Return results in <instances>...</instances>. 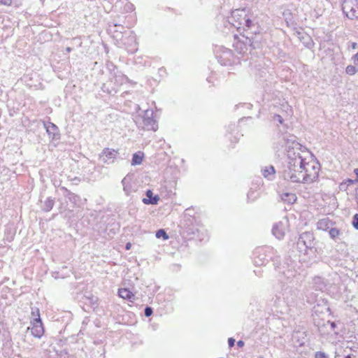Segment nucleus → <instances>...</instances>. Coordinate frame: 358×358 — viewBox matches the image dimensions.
Wrapping results in <instances>:
<instances>
[{
    "label": "nucleus",
    "mask_w": 358,
    "mask_h": 358,
    "mask_svg": "<svg viewBox=\"0 0 358 358\" xmlns=\"http://www.w3.org/2000/svg\"><path fill=\"white\" fill-rule=\"evenodd\" d=\"M315 358H329V357L327 353L318 351L315 353Z\"/></svg>",
    "instance_id": "nucleus-21"
},
{
    "label": "nucleus",
    "mask_w": 358,
    "mask_h": 358,
    "mask_svg": "<svg viewBox=\"0 0 358 358\" xmlns=\"http://www.w3.org/2000/svg\"><path fill=\"white\" fill-rule=\"evenodd\" d=\"M278 120L280 123H282V118L280 115L277 116Z\"/></svg>",
    "instance_id": "nucleus-31"
},
{
    "label": "nucleus",
    "mask_w": 358,
    "mask_h": 358,
    "mask_svg": "<svg viewBox=\"0 0 358 358\" xmlns=\"http://www.w3.org/2000/svg\"><path fill=\"white\" fill-rule=\"evenodd\" d=\"M342 9L348 18L355 19L358 17V2L357 0H344Z\"/></svg>",
    "instance_id": "nucleus-4"
},
{
    "label": "nucleus",
    "mask_w": 358,
    "mask_h": 358,
    "mask_svg": "<svg viewBox=\"0 0 358 358\" xmlns=\"http://www.w3.org/2000/svg\"><path fill=\"white\" fill-rule=\"evenodd\" d=\"M131 243H127V245H126V249L127 250H129L131 248Z\"/></svg>",
    "instance_id": "nucleus-35"
},
{
    "label": "nucleus",
    "mask_w": 358,
    "mask_h": 358,
    "mask_svg": "<svg viewBox=\"0 0 358 358\" xmlns=\"http://www.w3.org/2000/svg\"><path fill=\"white\" fill-rule=\"evenodd\" d=\"M352 226L358 230V214H355L353 216L352 222Z\"/></svg>",
    "instance_id": "nucleus-22"
},
{
    "label": "nucleus",
    "mask_w": 358,
    "mask_h": 358,
    "mask_svg": "<svg viewBox=\"0 0 358 358\" xmlns=\"http://www.w3.org/2000/svg\"><path fill=\"white\" fill-rule=\"evenodd\" d=\"M156 237L157 238H161L163 237L164 240H166L169 238V236L166 233V231L164 229H159L156 233Z\"/></svg>",
    "instance_id": "nucleus-20"
},
{
    "label": "nucleus",
    "mask_w": 358,
    "mask_h": 358,
    "mask_svg": "<svg viewBox=\"0 0 358 358\" xmlns=\"http://www.w3.org/2000/svg\"><path fill=\"white\" fill-rule=\"evenodd\" d=\"M117 155V151L110 149L105 148L103 150L102 152L99 155V159L103 162L106 164H110L113 162Z\"/></svg>",
    "instance_id": "nucleus-7"
},
{
    "label": "nucleus",
    "mask_w": 358,
    "mask_h": 358,
    "mask_svg": "<svg viewBox=\"0 0 358 358\" xmlns=\"http://www.w3.org/2000/svg\"><path fill=\"white\" fill-rule=\"evenodd\" d=\"M292 147L287 150V166L283 171L282 177L285 180L292 182H303V164L308 157H310L308 151L302 150L301 145L296 142L292 143Z\"/></svg>",
    "instance_id": "nucleus-1"
},
{
    "label": "nucleus",
    "mask_w": 358,
    "mask_h": 358,
    "mask_svg": "<svg viewBox=\"0 0 358 358\" xmlns=\"http://www.w3.org/2000/svg\"><path fill=\"white\" fill-rule=\"evenodd\" d=\"M54 206V201L50 198L47 199L45 201L44 209L46 211H50Z\"/></svg>",
    "instance_id": "nucleus-18"
},
{
    "label": "nucleus",
    "mask_w": 358,
    "mask_h": 358,
    "mask_svg": "<svg viewBox=\"0 0 358 358\" xmlns=\"http://www.w3.org/2000/svg\"><path fill=\"white\" fill-rule=\"evenodd\" d=\"M345 358H356V357L354 355H348L345 356Z\"/></svg>",
    "instance_id": "nucleus-33"
},
{
    "label": "nucleus",
    "mask_w": 358,
    "mask_h": 358,
    "mask_svg": "<svg viewBox=\"0 0 358 358\" xmlns=\"http://www.w3.org/2000/svg\"><path fill=\"white\" fill-rule=\"evenodd\" d=\"M144 129L146 130L156 131L157 124L152 117H143Z\"/></svg>",
    "instance_id": "nucleus-10"
},
{
    "label": "nucleus",
    "mask_w": 358,
    "mask_h": 358,
    "mask_svg": "<svg viewBox=\"0 0 358 358\" xmlns=\"http://www.w3.org/2000/svg\"><path fill=\"white\" fill-rule=\"evenodd\" d=\"M345 72L347 74L350 76L355 75L357 72H358V66L356 65H348L346 67Z\"/></svg>",
    "instance_id": "nucleus-17"
},
{
    "label": "nucleus",
    "mask_w": 358,
    "mask_h": 358,
    "mask_svg": "<svg viewBox=\"0 0 358 358\" xmlns=\"http://www.w3.org/2000/svg\"><path fill=\"white\" fill-rule=\"evenodd\" d=\"M143 153L138 152V153H134L133 155L131 164L132 165H139L143 162Z\"/></svg>",
    "instance_id": "nucleus-15"
},
{
    "label": "nucleus",
    "mask_w": 358,
    "mask_h": 358,
    "mask_svg": "<svg viewBox=\"0 0 358 358\" xmlns=\"http://www.w3.org/2000/svg\"><path fill=\"white\" fill-rule=\"evenodd\" d=\"M45 127L48 134L50 136L52 135V138H54L55 136V132L57 130V126L53 123L49 122L48 124H45Z\"/></svg>",
    "instance_id": "nucleus-16"
},
{
    "label": "nucleus",
    "mask_w": 358,
    "mask_h": 358,
    "mask_svg": "<svg viewBox=\"0 0 358 358\" xmlns=\"http://www.w3.org/2000/svg\"><path fill=\"white\" fill-rule=\"evenodd\" d=\"M146 196L148 198H144L143 199V202L145 204H157L159 199L158 196H153V193L150 189L146 192Z\"/></svg>",
    "instance_id": "nucleus-11"
},
{
    "label": "nucleus",
    "mask_w": 358,
    "mask_h": 358,
    "mask_svg": "<svg viewBox=\"0 0 358 358\" xmlns=\"http://www.w3.org/2000/svg\"><path fill=\"white\" fill-rule=\"evenodd\" d=\"M339 357V355L338 354L336 353L335 355V357L334 358H338Z\"/></svg>",
    "instance_id": "nucleus-38"
},
{
    "label": "nucleus",
    "mask_w": 358,
    "mask_h": 358,
    "mask_svg": "<svg viewBox=\"0 0 358 358\" xmlns=\"http://www.w3.org/2000/svg\"><path fill=\"white\" fill-rule=\"evenodd\" d=\"M12 0H0V5L10 6Z\"/></svg>",
    "instance_id": "nucleus-24"
},
{
    "label": "nucleus",
    "mask_w": 358,
    "mask_h": 358,
    "mask_svg": "<svg viewBox=\"0 0 358 358\" xmlns=\"http://www.w3.org/2000/svg\"><path fill=\"white\" fill-rule=\"evenodd\" d=\"M327 325H329L330 327V329L331 331H334L336 327V324L334 322H330V321L327 322Z\"/></svg>",
    "instance_id": "nucleus-26"
},
{
    "label": "nucleus",
    "mask_w": 358,
    "mask_h": 358,
    "mask_svg": "<svg viewBox=\"0 0 358 358\" xmlns=\"http://www.w3.org/2000/svg\"><path fill=\"white\" fill-rule=\"evenodd\" d=\"M340 235V231L336 228H331L329 230V236L331 238L334 239Z\"/></svg>",
    "instance_id": "nucleus-19"
},
{
    "label": "nucleus",
    "mask_w": 358,
    "mask_h": 358,
    "mask_svg": "<svg viewBox=\"0 0 358 358\" xmlns=\"http://www.w3.org/2000/svg\"><path fill=\"white\" fill-rule=\"evenodd\" d=\"M36 312V318H34V321L31 322L32 327H27V331L30 330L31 335L39 338L43 335L44 329L40 317L39 310H37Z\"/></svg>",
    "instance_id": "nucleus-5"
},
{
    "label": "nucleus",
    "mask_w": 358,
    "mask_h": 358,
    "mask_svg": "<svg viewBox=\"0 0 358 358\" xmlns=\"http://www.w3.org/2000/svg\"><path fill=\"white\" fill-rule=\"evenodd\" d=\"M39 310L38 308H32V310H31V315L33 317V320L34 318H36V310Z\"/></svg>",
    "instance_id": "nucleus-29"
},
{
    "label": "nucleus",
    "mask_w": 358,
    "mask_h": 358,
    "mask_svg": "<svg viewBox=\"0 0 358 358\" xmlns=\"http://www.w3.org/2000/svg\"><path fill=\"white\" fill-rule=\"evenodd\" d=\"M262 172L265 178L272 179L275 173V169L273 166H265L262 168Z\"/></svg>",
    "instance_id": "nucleus-12"
},
{
    "label": "nucleus",
    "mask_w": 358,
    "mask_h": 358,
    "mask_svg": "<svg viewBox=\"0 0 358 358\" xmlns=\"http://www.w3.org/2000/svg\"><path fill=\"white\" fill-rule=\"evenodd\" d=\"M144 314L146 317H150L152 314V308L151 307H146L144 310Z\"/></svg>",
    "instance_id": "nucleus-23"
},
{
    "label": "nucleus",
    "mask_w": 358,
    "mask_h": 358,
    "mask_svg": "<svg viewBox=\"0 0 358 358\" xmlns=\"http://www.w3.org/2000/svg\"><path fill=\"white\" fill-rule=\"evenodd\" d=\"M239 46H242V43L241 41H238L235 45V47L236 49H238ZM240 48H241L240 52H244L245 50H243V48H242V47H240Z\"/></svg>",
    "instance_id": "nucleus-27"
},
{
    "label": "nucleus",
    "mask_w": 358,
    "mask_h": 358,
    "mask_svg": "<svg viewBox=\"0 0 358 358\" xmlns=\"http://www.w3.org/2000/svg\"><path fill=\"white\" fill-rule=\"evenodd\" d=\"M352 48L353 49H356V48H357V44L356 43H352Z\"/></svg>",
    "instance_id": "nucleus-34"
},
{
    "label": "nucleus",
    "mask_w": 358,
    "mask_h": 358,
    "mask_svg": "<svg viewBox=\"0 0 358 358\" xmlns=\"http://www.w3.org/2000/svg\"><path fill=\"white\" fill-rule=\"evenodd\" d=\"M352 182H353V181H352V180H349V183H352Z\"/></svg>",
    "instance_id": "nucleus-39"
},
{
    "label": "nucleus",
    "mask_w": 358,
    "mask_h": 358,
    "mask_svg": "<svg viewBox=\"0 0 358 358\" xmlns=\"http://www.w3.org/2000/svg\"><path fill=\"white\" fill-rule=\"evenodd\" d=\"M237 345L238 347H242L244 345V342L243 341H238Z\"/></svg>",
    "instance_id": "nucleus-30"
},
{
    "label": "nucleus",
    "mask_w": 358,
    "mask_h": 358,
    "mask_svg": "<svg viewBox=\"0 0 358 358\" xmlns=\"http://www.w3.org/2000/svg\"><path fill=\"white\" fill-rule=\"evenodd\" d=\"M71 48H66V51H67V52H71Z\"/></svg>",
    "instance_id": "nucleus-37"
},
{
    "label": "nucleus",
    "mask_w": 358,
    "mask_h": 358,
    "mask_svg": "<svg viewBox=\"0 0 358 358\" xmlns=\"http://www.w3.org/2000/svg\"><path fill=\"white\" fill-rule=\"evenodd\" d=\"M354 173H355L356 174V176H357V179H356V180H357V181H358V169H355L354 170Z\"/></svg>",
    "instance_id": "nucleus-32"
},
{
    "label": "nucleus",
    "mask_w": 358,
    "mask_h": 358,
    "mask_svg": "<svg viewBox=\"0 0 358 358\" xmlns=\"http://www.w3.org/2000/svg\"><path fill=\"white\" fill-rule=\"evenodd\" d=\"M287 231V220L280 221L276 223L272 229L273 235L278 239H281Z\"/></svg>",
    "instance_id": "nucleus-6"
},
{
    "label": "nucleus",
    "mask_w": 358,
    "mask_h": 358,
    "mask_svg": "<svg viewBox=\"0 0 358 358\" xmlns=\"http://www.w3.org/2000/svg\"><path fill=\"white\" fill-rule=\"evenodd\" d=\"M118 295L120 296V297L124 299H127L131 302L135 300V295L131 291L126 288L119 289Z\"/></svg>",
    "instance_id": "nucleus-9"
},
{
    "label": "nucleus",
    "mask_w": 358,
    "mask_h": 358,
    "mask_svg": "<svg viewBox=\"0 0 358 358\" xmlns=\"http://www.w3.org/2000/svg\"><path fill=\"white\" fill-rule=\"evenodd\" d=\"M235 343V340L233 338H230L228 340V344L230 348L233 347Z\"/></svg>",
    "instance_id": "nucleus-28"
},
{
    "label": "nucleus",
    "mask_w": 358,
    "mask_h": 358,
    "mask_svg": "<svg viewBox=\"0 0 358 358\" xmlns=\"http://www.w3.org/2000/svg\"><path fill=\"white\" fill-rule=\"evenodd\" d=\"M125 180H126V178H123V180H122V183L123 185H124V183H125Z\"/></svg>",
    "instance_id": "nucleus-36"
},
{
    "label": "nucleus",
    "mask_w": 358,
    "mask_h": 358,
    "mask_svg": "<svg viewBox=\"0 0 358 358\" xmlns=\"http://www.w3.org/2000/svg\"><path fill=\"white\" fill-rule=\"evenodd\" d=\"M281 199L285 202L292 203L296 200L295 194L285 192L281 194Z\"/></svg>",
    "instance_id": "nucleus-14"
},
{
    "label": "nucleus",
    "mask_w": 358,
    "mask_h": 358,
    "mask_svg": "<svg viewBox=\"0 0 358 358\" xmlns=\"http://www.w3.org/2000/svg\"><path fill=\"white\" fill-rule=\"evenodd\" d=\"M357 199H358V188H357Z\"/></svg>",
    "instance_id": "nucleus-40"
},
{
    "label": "nucleus",
    "mask_w": 358,
    "mask_h": 358,
    "mask_svg": "<svg viewBox=\"0 0 358 358\" xmlns=\"http://www.w3.org/2000/svg\"><path fill=\"white\" fill-rule=\"evenodd\" d=\"M309 158L310 159L308 162L305 160V163L303 164V176L304 178L303 182L308 184L312 183L317 179L320 169V164L312 159L310 155Z\"/></svg>",
    "instance_id": "nucleus-3"
},
{
    "label": "nucleus",
    "mask_w": 358,
    "mask_h": 358,
    "mask_svg": "<svg viewBox=\"0 0 358 358\" xmlns=\"http://www.w3.org/2000/svg\"><path fill=\"white\" fill-rule=\"evenodd\" d=\"M313 234L306 231L300 235L298 241V245L303 244L307 248H311L313 246Z\"/></svg>",
    "instance_id": "nucleus-8"
},
{
    "label": "nucleus",
    "mask_w": 358,
    "mask_h": 358,
    "mask_svg": "<svg viewBox=\"0 0 358 358\" xmlns=\"http://www.w3.org/2000/svg\"><path fill=\"white\" fill-rule=\"evenodd\" d=\"M152 110H145L143 117H152Z\"/></svg>",
    "instance_id": "nucleus-25"
},
{
    "label": "nucleus",
    "mask_w": 358,
    "mask_h": 358,
    "mask_svg": "<svg viewBox=\"0 0 358 358\" xmlns=\"http://www.w3.org/2000/svg\"><path fill=\"white\" fill-rule=\"evenodd\" d=\"M231 23L238 29L241 27L248 30H250V33H248L246 37L247 42L250 43V45L253 48H259L260 40L258 39L259 33V27L256 25L254 20H252L247 13L245 9H236L231 12Z\"/></svg>",
    "instance_id": "nucleus-2"
},
{
    "label": "nucleus",
    "mask_w": 358,
    "mask_h": 358,
    "mask_svg": "<svg viewBox=\"0 0 358 358\" xmlns=\"http://www.w3.org/2000/svg\"><path fill=\"white\" fill-rule=\"evenodd\" d=\"M331 221L328 218L320 220L317 223V227L320 230L325 231L329 228Z\"/></svg>",
    "instance_id": "nucleus-13"
}]
</instances>
